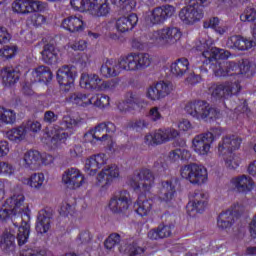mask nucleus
Returning a JSON list of instances; mask_svg holds the SVG:
<instances>
[{
  "mask_svg": "<svg viewBox=\"0 0 256 256\" xmlns=\"http://www.w3.org/2000/svg\"><path fill=\"white\" fill-rule=\"evenodd\" d=\"M29 209V204L25 201V194L14 192L11 194L0 207V221L7 223L12 221V226L6 228L0 236V249L9 253L15 251V232L18 229L17 241L18 245H25L29 241L31 235V223L22 221L21 225L15 223L16 217H21Z\"/></svg>",
  "mask_w": 256,
  "mask_h": 256,
  "instance_id": "nucleus-1",
  "label": "nucleus"
},
{
  "mask_svg": "<svg viewBox=\"0 0 256 256\" xmlns=\"http://www.w3.org/2000/svg\"><path fill=\"white\" fill-rule=\"evenodd\" d=\"M241 142L239 136L230 135L223 137L218 144V155L223 158L226 169L230 171L238 169L243 161L240 154L233 153L241 147Z\"/></svg>",
  "mask_w": 256,
  "mask_h": 256,
  "instance_id": "nucleus-2",
  "label": "nucleus"
},
{
  "mask_svg": "<svg viewBox=\"0 0 256 256\" xmlns=\"http://www.w3.org/2000/svg\"><path fill=\"white\" fill-rule=\"evenodd\" d=\"M70 5L75 11H86L94 19L107 17L111 13L109 0H70Z\"/></svg>",
  "mask_w": 256,
  "mask_h": 256,
  "instance_id": "nucleus-3",
  "label": "nucleus"
},
{
  "mask_svg": "<svg viewBox=\"0 0 256 256\" xmlns=\"http://www.w3.org/2000/svg\"><path fill=\"white\" fill-rule=\"evenodd\" d=\"M182 37L181 29L173 26L164 27L149 34V39L160 49H169V47L177 45Z\"/></svg>",
  "mask_w": 256,
  "mask_h": 256,
  "instance_id": "nucleus-4",
  "label": "nucleus"
},
{
  "mask_svg": "<svg viewBox=\"0 0 256 256\" xmlns=\"http://www.w3.org/2000/svg\"><path fill=\"white\" fill-rule=\"evenodd\" d=\"M207 0H186V6L179 12V19L184 25H195L203 19V5Z\"/></svg>",
  "mask_w": 256,
  "mask_h": 256,
  "instance_id": "nucleus-5",
  "label": "nucleus"
},
{
  "mask_svg": "<svg viewBox=\"0 0 256 256\" xmlns=\"http://www.w3.org/2000/svg\"><path fill=\"white\" fill-rule=\"evenodd\" d=\"M184 111L187 115L197 121H211L219 118V112L211 108L209 103L204 101H194L186 103Z\"/></svg>",
  "mask_w": 256,
  "mask_h": 256,
  "instance_id": "nucleus-6",
  "label": "nucleus"
},
{
  "mask_svg": "<svg viewBox=\"0 0 256 256\" xmlns=\"http://www.w3.org/2000/svg\"><path fill=\"white\" fill-rule=\"evenodd\" d=\"M115 131V124L111 122L102 123L86 133L85 139L92 143V145H109V143H113V133Z\"/></svg>",
  "mask_w": 256,
  "mask_h": 256,
  "instance_id": "nucleus-7",
  "label": "nucleus"
},
{
  "mask_svg": "<svg viewBox=\"0 0 256 256\" xmlns=\"http://www.w3.org/2000/svg\"><path fill=\"white\" fill-rule=\"evenodd\" d=\"M151 65L149 54L143 52H131L120 56V67L123 71H143Z\"/></svg>",
  "mask_w": 256,
  "mask_h": 256,
  "instance_id": "nucleus-8",
  "label": "nucleus"
},
{
  "mask_svg": "<svg viewBox=\"0 0 256 256\" xmlns=\"http://www.w3.org/2000/svg\"><path fill=\"white\" fill-rule=\"evenodd\" d=\"M128 185L136 193H147L155 185V175L150 169H142L129 178Z\"/></svg>",
  "mask_w": 256,
  "mask_h": 256,
  "instance_id": "nucleus-9",
  "label": "nucleus"
},
{
  "mask_svg": "<svg viewBox=\"0 0 256 256\" xmlns=\"http://www.w3.org/2000/svg\"><path fill=\"white\" fill-rule=\"evenodd\" d=\"M180 175L192 185H204L209 179L207 168L199 164H187L181 167Z\"/></svg>",
  "mask_w": 256,
  "mask_h": 256,
  "instance_id": "nucleus-10",
  "label": "nucleus"
},
{
  "mask_svg": "<svg viewBox=\"0 0 256 256\" xmlns=\"http://www.w3.org/2000/svg\"><path fill=\"white\" fill-rule=\"evenodd\" d=\"M250 69L249 61L243 60L239 65L235 62L222 61L213 67V72L216 77H227V75H245V73H249Z\"/></svg>",
  "mask_w": 256,
  "mask_h": 256,
  "instance_id": "nucleus-11",
  "label": "nucleus"
},
{
  "mask_svg": "<svg viewBox=\"0 0 256 256\" xmlns=\"http://www.w3.org/2000/svg\"><path fill=\"white\" fill-rule=\"evenodd\" d=\"M176 11L177 9L172 5H163L146 11L143 17L149 25H162L167 19H171Z\"/></svg>",
  "mask_w": 256,
  "mask_h": 256,
  "instance_id": "nucleus-12",
  "label": "nucleus"
},
{
  "mask_svg": "<svg viewBox=\"0 0 256 256\" xmlns=\"http://www.w3.org/2000/svg\"><path fill=\"white\" fill-rule=\"evenodd\" d=\"M209 205V194L197 190L190 195V200L186 206V211L190 217H197L203 213Z\"/></svg>",
  "mask_w": 256,
  "mask_h": 256,
  "instance_id": "nucleus-13",
  "label": "nucleus"
},
{
  "mask_svg": "<svg viewBox=\"0 0 256 256\" xmlns=\"http://www.w3.org/2000/svg\"><path fill=\"white\" fill-rule=\"evenodd\" d=\"M177 137H179V131L175 128H163L146 134L144 143L145 145H163V143H169Z\"/></svg>",
  "mask_w": 256,
  "mask_h": 256,
  "instance_id": "nucleus-14",
  "label": "nucleus"
},
{
  "mask_svg": "<svg viewBox=\"0 0 256 256\" xmlns=\"http://www.w3.org/2000/svg\"><path fill=\"white\" fill-rule=\"evenodd\" d=\"M216 139L217 136L213 132L197 135L192 140V150L200 157H207L211 153V145Z\"/></svg>",
  "mask_w": 256,
  "mask_h": 256,
  "instance_id": "nucleus-15",
  "label": "nucleus"
},
{
  "mask_svg": "<svg viewBox=\"0 0 256 256\" xmlns=\"http://www.w3.org/2000/svg\"><path fill=\"white\" fill-rule=\"evenodd\" d=\"M47 9V3L37 0H15L12 3V11L19 15H29V13H42Z\"/></svg>",
  "mask_w": 256,
  "mask_h": 256,
  "instance_id": "nucleus-16",
  "label": "nucleus"
},
{
  "mask_svg": "<svg viewBox=\"0 0 256 256\" xmlns=\"http://www.w3.org/2000/svg\"><path fill=\"white\" fill-rule=\"evenodd\" d=\"M239 91H241V85L236 81L214 84L209 88V92L215 99H231Z\"/></svg>",
  "mask_w": 256,
  "mask_h": 256,
  "instance_id": "nucleus-17",
  "label": "nucleus"
},
{
  "mask_svg": "<svg viewBox=\"0 0 256 256\" xmlns=\"http://www.w3.org/2000/svg\"><path fill=\"white\" fill-rule=\"evenodd\" d=\"M68 137L69 133L65 132L63 129H45L41 136V143L46 145L48 149H57L61 143H65Z\"/></svg>",
  "mask_w": 256,
  "mask_h": 256,
  "instance_id": "nucleus-18",
  "label": "nucleus"
},
{
  "mask_svg": "<svg viewBox=\"0 0 256 256\" xmlns=\"http://www.w3.org/2000/svg\"><path fill=\"white\" fill-rule=\"evenodd\" d=\"M198 51H203L202 57L206 59L204 63H211V61H225L229 59V51L213 47L210 41L200 42L197 46Z\"/></svg>",
  "mask_w": 256,
  "mask_h": 256,
  "instance_id": "nucleus-19",
  "label": "nucleus"
},
{
  "mask_svg": "<svg viewBox=\"0 0 256 256\" xmlns=\"http://www.w3.org/2000/svg\"><path fill=\"white\" fill-rule=\"evenodd\" d=\"M62 183L68 189H81L85 185V174L79 168H68L62 174Z\"/></svg>",
  "mask_w": 256,
  "mask_h": 256,
  "instance_id": "nucleus-20",
  "label": "nucleus"
},
{
  "mask_svg": "<svg viewBox=\"0 0 256 256\" xmlns=\"http://www.w3.org/2000/svg\"><path fill=\"white\" fill-rule=\"evenodd\" d=\"M57 81L65 93H69L75 87V79H77V71L71 66H63L57 71Z\"/></svg>",
  "mask_w": 256,
  "mask_h": 256,
  "instance_id": "nucleus-21",
  "label": "nucleus"
},
{
  "mask_svg": "<svg viewBox=\"0 0 256 256\" xmlns=\"http://www.w3.org/2000/svg\"><path fill=\"white\" fill-rule=\"evenodd\" d=\"M80 87L93 91H105L111 87V82L103 81L99 75L82 73L80 76Z\"/></svg>",
  "mask_w": 256,
  "mask_h": 256,
  "instance_id": "nucleus-22",
  "label": "nucleus"
},
{
  "mask_svg": "<svg viewBox=\"0 0 256 256\" xmlns=\"http://www.w3.org/2000/svg\"><path fill=\"white\" fill-rule=\"evenodd\" d=\"M133 201L131 200V195L129 191H120L118 195L111 198L108 207L112 213H125L131 207Z\"/></svg>",
  "mask_w": 256,
  "mask_h": 256,
  "instance_id": "nucleus-23",
  "label": "nucleus"
},
{
  "mask_svg": "<svg viewBox=\"0 0 256 256\" xmlns=\"http://www.w3.org/2000/svg\"><path fill=\"white\" fill-rule=\"evenodd\" d=\"M147 105L148 102L143 99L140 94L128 92L125 95L124 101L118 104V109L121 111H141V109H145Z\"/></svg>",
  "mask_w": 256,
  "mask_h": 256,
  "instance_id": "nucleus-24",
  "label": "nucleus"
},
{
  "mask_svg": "<svg viewBox=\"0 0 256 256\" xmlns=\"http://www.w3.org/2000/svg\"><path fill=\"white\" fill-rule=\"evenodd\" d=\"M107 155L105 153L94 154L84 160V173L95 176L105 165H107Z\"/></svg>",
  "mask_w": 256,
  "mask_h": 256,
  "instance_id": "nucleus-25",
  "label": "nucleus"
},
{
  "mask_svg": "<svg viewBox=\"0 0 256 256\" xmlns=\"http://www.w3.org/2000/svg\"><path fill=\"white\" fill-rule=\"evenodd\" d=\"M245 211V208L241 204H234L231 206L230 209L226 210L225 212L221 213L218 217V227L220 229H227V227H231L233 223H235V219L239 218Z\"/></svg>",
  "mask_w": 256,
  "mask_h": 256,
  "instance_id": "nucleus-26",
  "label": "nucleus"
},
{
  "mask_svg": "<svg viewBox=\"0 0 256 256\" xmlns=\"http://www.w3.org/2000/svg\"><path fill=\"white\" fill-rule=\"evenodd\" d=\"M137 23H139V17L137 14L131 13L117 18L115 27L118 33H129L137 27Z\"/></svg>",
  "mask_w": 256,
  "mask_h": 256,
  "instance_id": "nucleus-27",
  "label": "nucleus"
},
{
  "mask_svg": "<svg viewBox=\"0 0 256 256\" xmlns=\"http://www.w3.org/2000/svg\"><path fill=\"white\" fill-rule=\"evenodd\" d=\"M231 185L238 191V193H251L255 187L253 178L245 174L236 176L231 179Z\"/></svg>",
  "mask_w": 256,
  "mask_h": 256,
  "instance_id": "nucleus-28",
  "label": "nucleus"
},
{
  "mask_svg": "<svg viewBox=\"0 0 256 256\" xmlns=\"http://www.w3.org/2000/svg\"><path fill=\"white\" fill-rule=\"evenodd\" d=\"M61 25L63 29H66L70 33H82V31H85V27H87V24L83 21V17L77 15L66 17Z\"/></svg>",
  "mask_w": 256,
  "mask_h": 256,
  "instance_id": "nucleus-29",
  "label": "nucleus"
},
{
  "mask_svg": "<svg viewBox=\"0 0 256 256\" xmlns=\"http://www.w3.org/2000/svg\"><path fill=\"white\" fill-rule=\"evenodd\" d=\"M227 47L229 49H238V51H249L255 47V41L243 36L235 35L228 38Z\"/></svg>",
  "mask_w": 256,
  "mask_h": 256,
  "instance_id": "nucleus-30",
  "label": "nucleus"
},
{
  "mask_svg": "<svg viewBox=\"0 0 256 256\" xmlns=\"http://www.w3.org/2000/svg\"><path fill=\"white\" fill-rule=\"evenodd\" d=\"M22 165L25 169L37 171L41 169V152L38 150H28L24 153Z\"/></svg>",
  "mask_w": 256,
  "mask_h": 256,
  "instance_id": "nucleus-31",
  "label": "nucleus"
},
{
  "mask_svg": "<svg viewBox=\"0 0 256 256\" xmlns=\"http://www.w3.org/2000/svg\"><path fill=\"white\" fill-rule=\"evenodd\" d=\"M112 179H119V167L115 165L103 168L96 177L97 185H109Z\"/></svg>",
  "mask_w": 256,
  "mask_h": 256,
  "instance_id": "nucleus-32",
  "label": "nucleus"
},
{
  "mask_svg": "<svg viewBox=\"0 0 256 256\" xmlns=\"http://www.w3.org/2000/svg\"><path fill=\"white\" fill-rule=\"evenodd\" d=\"M175 197V186L171 181H163L160 183L157 191V199L162 203H169Z\"/></svg>",
  "mask_w": 256,
  "mask_h": 256,
  "instance_id": "nucleus-33",
  "label": "nucleus"
},
{
  "mask_svg": "<svg viewBox=\"0 0 256 256\" xmlns=\"http://www.w3.org/2000/svg\"><path fill=\"white\" fill-rule=\"evenodd\" d=\"M21 183L34 191H41L45 185V174L43 172L33 173L29 177L22 178Z\"/></svg>",
  "mask_w": 256,
  "mask_h": 256,
  "instance_id": "nucleus-34",
  "label": "nucleus"
},
{
  "mask_svg": "<svg viewBox=\"0 0 256 256\" xmlns=\"http://www.w3.org/2000/svg\"><path fill=\"white\" fill-rule=\"evenodd\" d=\"M101 74L103 77H117L123 68L121 67V57L115 60H107L101 67Z\"/></svg>",
  "mask_w": 256,
  "mask_h": 256,
  "instance_id": "nucleus-35",
  "label": "nucleus"
},
{
  "mask_svg": "<svg viewBox=\"0 0 256 256\" xmlns=\"http://www.w3.org/2000/svg\"><path fill=\"white\" fill-rule=\"evenodd\" d=\"M6 137L9 141H12V143H23V141H27V127L21 125L12 128L6 132Z\"/></svg>",
  "mask_w": 256,
  "mask_h": 256,
  "instance_id": "nucleus-36",
  "label": "nucleus"
},
{
  "mask_svg": "<svg viewBox=\"0 0 256 256\" xmlns=\"http://www.w3.org/2000/svg\"><path fill=\"white\" fill-rule=\"evenodd\" d=\"M170 71L175 77L181 79L189 71V60L187 58H180L174 61L170 65Z\"/></svg>",
  "mask_w": 256,
  "mask_h": 256,
  "instance_id": "nucleus-37",
  "label": "nucleus"
},
{
  "mask_svg": "<svg viewBox=\"0 0 256 256\" xmlns=\"http://www.w3.org/2000/svg\"><path fill=\"white\" fill-rule=\"evenodd\" d=\"M1 77L5 87H11L19 81V72L15 68L7 66L1 71Z\"/></svg>",
  "mask_w": 256,
  "mask_h": 256,
  "instance_id": "nucleus-38",
  "label": "nucleus"
},
{
  "mask_svg": "<svg viewBox=\"0 0 256 256\" xmlns=\"http://www.w3.org/2000/svg\"><path fill=\"white\" fill-rule=\"evenodd\" d=\"M69 103L73 105H78L79 107H89V105H93V98L89 96V94L83 92H76L71 94L68 98Z\"/></svg>",
  "mask_w": 256,
  "mask_h": 256,
  "instance_id": "nucleus-39",
  "label": "nucleus"
},
{
  "mask_svg": "<svg viewBox=\"0 0 256 256\" xmlns=\"http://www.w3.org/2000/svg\"><path fill=\"white\" fill-rule=\"evenodd\" d=\"M33 81H43L49 83L53 79V73L46 66H38L32 71Z\"/></svg>",
  "mask_w": 256,
  "mask_h": 256,
  "instance_id": "nucleus-40",
  "label": "nucleus"
},
{
  "mask_svg": "<svg viewBox=\"0 0 256 256\" xmlns=\"http://www.w3.org/2000/svg\"><path fill=\"white\" fill-rule=\"evenodd\" d=\"M135 207L136 213L140 215V217H147L151 215V211H153V201L139 197Z\"/></svg>",
  "mask_w": 256,
  "mask_h": 256,
  "instance_id": "nucleus-41",
  "label": "nucleus"
},
{
  "mask_svg": "<svg viewBox=\"0 0 256 256\" xmlns=\"http://www.w3.org/2000/svg\"><path fill=\"white\" fill-rule=\"evenodd\" d=\"M16 121L17 112H15V110L0 106V126L14 125Z\"/></svg>",
  "mask_w": 256,
  "mask_h": 256,
  "instance_id": "nucleus-42",
  "label": "nucleus"
},
{
  "mask_svg": "<svg viewBox=\"0 0 256 256\" xmlns=\"http://www.w3.org/2000/svg\"><path fill=\"white\" fill-rule=\"evenodd\" d=\"M58 53L59 50L53 44H46L41 52L43 62L48 64L55 63Z\"/></svg>",
  "mask_w": 256,
  "mask_h": 256,
  "instance_id": "nucleus-43",
  "label": "nucleus"
},
{
  "mask_svg": "<svg viewBox=\"0 0 256 256\" xmlns=\"http://www.w3.org/2000/svg\"><path fill=\"white\" fill-rule=\"evenodd\" d=\"M51 229V218L47 216V213L42 212L38 216V221L36 223V231L43 235Z\"/></svg>",
  "mask_w": 256,
  "mask_h": 256,
  "instance_id": "nucleus-44",
  "label": "nucleus"
},
{
  "mask_svg": "<svg viewBox=\"0 0 256 256\" xmlns=\"http://www.w3.org/2000/svg\"><path fill=\"white\" fill-rule=\"evenodd\" d=\"M92 105L94 107H99L100 109H105V107H109L111 105V98L105 95L93 94L91 95Z\"/></svg>",
  "mask_w": 256,
  "mask_h": 256,
  "instance_id": "nucleus-45",
  "label": "nucleus"
},
{
  "mask_svg": "<svg viewBox=\"0 0 256 256\" xmlns=\"http://www.w3.org/2000/svg\"><path fill=\"white\" fill-rule=\"evenodd\" d=\"M158 93L160 95V99H165V97H169L171 93H173V84L170 82H157Z\"/></svg>",
  "mask_w": 256,
  "mask_h": 256,
  "instance_id": "nucleus-46",
  "label": "nucleus"
},
{
  "mask_svg": "<svg viewBox=\"0 0 256 256\" xmlns=\"http://www.w3.org/2000/svg\"><path fill=\"white\" fill-rule=\"evenodd\" d=\"M19 48L15 45L4 46L0 49V57L2 59H13L17 55Z\"/></svg>",
  "mask_w": 256,
  "mask_h": 256,
  "instance_id": "nucleus-47",
  "label": "nucleus"
},
{
  "mask_svg": "<svg viewBox=\"0 0 256 256\" xmlns=\"http://www.w3.org/2000/svg\"><path fill=\"white\" fill-rule=\"evenodd\" d=\"M121 241V236L117 233L110 234V236L105 240L104 247L108 251L115 249V245L119 244Z\"/></svg>",
  "mask_w": 256,
  "mask_h": 256,
  "instance_id": "nucleus-48",
  "label": "nucleus"
},
{
  "mask_svg": "<svg viewBox=\"0 0 256 256\" xmlns=\"http://www.w3.org/2000/svg\"><path fill=\"white\" fill-rule=\"evenodd\" d=\"M145 95L150 101H161V96L159 94L157 84L149 86L146 89Z\"/></svg>",
  "mask_w": 256,
  "mask_h": 256,
  "instance_id": "nucleus-49",
  "label": "nucleus"
},
{
  "mask_svg": "<svg viewBox=\"0 0 256 256\" xmlns=\"http://www.w3.org/2000/svg\"><path fill=\"white\" fill-rule=\"evenodd\" d=\"M29 19L31 25H33L34 27H41L42 25H45V23H47V17L39 13L32 14Z\"/></svg>",
  "mask_w": 256,
  "mask_h": 256,
  "instance_id": "nucleus-50",
  "label": "nucleus"
},
{
  "mask_svg": "<svg viewBox=\"0 0 256 256\" xmlns=\"http://www.w3.org/2000/svg\"><path fill=\"white\" fill-rule=\"evenodd\" d=\"M15 168L13 165L7 163V162H0V175H3L4 177H11V175H14Z\"/></svg>",
  "mask_w": 256,
  "mask_h": 256,
  "instance_id": "nucleus-51",
  "label": "nucleus"
},
{
  "mask_svg": "<svg viewBox=\"0 0 256 256\" xmlns=\"http://www.w3.org/2000/svg\"><path fill=\"white\" fill-rule=\"evenodd\" d=\"M256 10L254 8H247L243 14L240 15V21H255Z\"/></svg>",
  "mask_w": 256,
  "mask_h": 256,
  "instance_id": "nucleus-52",
  "label": "nucleus"
},
{
  "mask_svg": "<svg viewBox=\"0 0 256 256\" xmlns=\"http://www.w3.org/2000/svg\"><path fill=\"white\" fill-rule=\"evenodd\" d=\"M147 117L150 119V121H161L163 119V115H161V111L159 110V107H152L149 112Z\"/></svg>",
  "mask_w": 256,
  "mask_h": 256,
  "instance_id": "nucleus-53",
  "label": "nucleus"
},
{
  "mask_svg": "<svg viewBox=\"0 0 256 256\" xmlns=\"http://www.w3.org/2000/svg\"><path fill=\"white\" fill-rule=\"evenodd\" d=\"M220 20L218 17H212L204 21V29H214V31L219 27Z\"/></svg>",
  "mask_w": 256,
  "mask_h": 256,
  "instance_id": "nucleus-54",
  "label": "nucleus"
},
{
  "mask_svg": "<svg viewBox=\"0 0 256 256\" xmlns=\"http://www.w3.org/2000/svg\"><path fill=\"white\" fill-rule=\"evenodd\" d=\"M70 49H73V51H87V41H75L72 44H70Z\"/></svg>",
  "mask_w": 256,
  "mask_h": 256,
  "instance_id": "nucleus-55",
  "label": "nucleus"
},
{
  "mask_svg": "<svg viewBox=\"0 0 256 256\" xmlns=\"http://www.w3.org/2000/svg\"><path fill=\"white\" fill-rule=\"evenodd\" d=\"M26 130L29 129L32 133H39L41 131V122L39 121H28L25 125Z\"/></svg>",
  "mask_w": 256,
  "mask_h": 256,
  "instance_id": "nucleus-56",
  "label": "nucleus"
},
{
  "mask_svg": "<svg viewBox=\"0 0 256 256\" xmlns=\"http://www.w3.org/2000/svg\"><path fill=\"white\" fill-rule=\"evenodd\" d=\"M74 211V207L72 204L64 202L60 208V215L67 217L68 215H72Z\"/></svg>",
  "mask_w": 256,
  "mask_h": 256,
  "instance_id": "nucleus-57",
  "label": "nucleus"
},
{
  "mask_svg": "<svg viewBox=\"0 0 256 256\" xmlns=\"http://www.w3.org/2000/svg\"><path fill=\"white\" fill-rule=\"evenodd\" d=\"M128 253L130 256H139L145 253V249L139 247L137 244H133L128 247Z\"/></svg>",
  "mask_w": 256,
  "mask_h": 256,
  "instance_id": "nucleus-58",
  "label": "nucleus"
},
{
  "mask_svg": "<svg viewBox=\"0 0 256 256\" xmlns=\"http://www.w3.org/2000/svg\"><path fill=\"white\" fill-rule=\"evenodd\" d=\"M11 40V34L7 31V28L0 26V45L9 43Z\"/></svg>",
  "mask_w": 256,
  "mask_h": 256,
  "instance_id": "nucleus-59",
  "label": "nucleus"
},
{
  "mask_svg": "<svg viewBox=\"0 0 256 256\" xmlns=\"http://www.w3.org/2000/svg\"><path fill=\"white\" fill-rule=\"evenodd\" d=\"M59 119V115L55 112L48 110L44 113V122L45 123H55Z\"/></svg>",
  "mask_w": 256,
  "mask_h": 256,
  "instance_id": "nucleus-60",
  "label": "nucleus"
},
{
  "mask_svg": "<svg viewBox=\"0 0 256 256\" xmlns=\"http://www.w3.org/2000/svg\"><path fill=\"white\" fill-rule=\"evenodd\" d=\"M62 125L66 127V129H73L77 125V120L71 118V116H64L62 119Z\"/></svg>",
  "mask_w": 256,
  "mask_h": 256,
  "instance_id": "nucleus-61",
  "label": "nucleus"
},
{
  "mask_svg": "<svg viewBox=\"0 0 256 256\" xmlns=\"http://www.w3.org/2000/svg\"><path fill=\"white\" fill-rule=\"evenodd\" d=\"M178 129L180 131H191V129H193V124L187 119H182L178 123Z\"/></svg>",
  "mask_w": 256,
  "mask_h": 256,
  "instance_id": "nucleus-62",
  "label": "nucleus"
},
{
  "mask_svg": "<svg viewBox=\"0 0 256 256\" xmlns=\"http://www.w3.org/2000/svg\"><path fill=\"white\" fill-rule=\"evenodd\" d=\"M53 161H54L53 155H51V154H45V153L42 154V153H41L40 167H41L42 165H45V166L51 165V164L53 163Z\"/></svg>",
  "mask_w": 256,
  "mask_h": 256,
  "instance_id": "nucleus-63",
  "label": "nucleus"
},
{
  "mask_svg": "<svg viewBox=\"0 0 256 256\" xmlns=\"http://www.w3.org/2000/svg\"><path fill=\"white\" fill-rule=\"evenodd\" d=\"M80 67L85 68L89 63H91L89 54L83 53L77 60Z\"/></svg>",
  "mask_w": 256,
  "mask_h": 256,
  "instance_id": "nucleus-64",
  "label": "nucleus"
}]
</instances>
